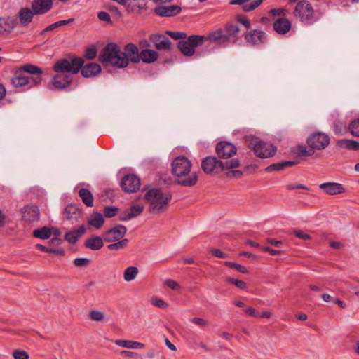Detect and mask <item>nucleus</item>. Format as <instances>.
<instances>
[{
	"label": "nucleus",
	"mask_w": 359,
	"mask_h": 359,
	"mask_svg": "<svg viewBox=\"0 0 359 359\" xmlns=\"http://www.w3.org/2000/svg\"><path fill=\"white\" fill-rule=\"evenodd\" d=\"M172 173L175 177L177 183L183 187L194 186L198 182V175L191 172L192 163L185 156H177L171 164Z\"/></svg>",
	"instance_id": "obj_1"
},
{
	"label": "nucleus",
	"mask_w": 359,
	"mask_h": 359,
	"mask_svg": "<svg viewBox=\"0 0 359 359\" xmlns=\"http://www.w3.org/2000/svg\"><path fill=\"white\" fill-rule=\"evenodd\" d=\"M293 16L305 25H312L319 21L323 13L320 9H315L308 0H299L293 10Z\"/></svg>",
	"instance_id": "obj_2"
},
{
	"label": "nucleus",
	"mask_w": 359,
	"mask_h": 359,
	"mask_svg": "<svg viewBox=\"0 0 359 359\" xmlns=\"http://www.w3.org/2000/svg\"><path fill=\"white\" fill-rule=\"evenodd\" d=\"M144 198L150 203V211L152 213L158 214L167 210L172 199V195L169 193H163L158 189H151L145 194Z\"/></svg>",
	"instance_id": "obj_3"
},
{
	"label": "nucleus",
	"mask_w": 359,
	"mask_h": 359,
	"mask_svg": "<svg viewBox=\"0 0 359 359\" xmlns=\"http://www.w3.org/2000/svg\"><path fill=\"white\" fill-rule=\"evenodd\" d=\"M99 59L102 62H109L118 68L126 67V60L123 59L120 47L114 43H108L101 51Z\"/></svg>",
	"instance_id": "obj_4"
},
{
	"label": "nucleus",
	"mask_w": 359,
	"mask_h": 359,
	"mask_svg": "<svg viewBox=\"0 0 359 359\" xmlns=\"http://www.w3.org/2000/svg\"><path fill=\"white\" fill-rule=\"evenodd\" d=\"M239 165L240 162L236 158L222 162L214 156H208L205 158L201 163L202 169L206 174L217 172L220 170L237 168Z\"/></svg>",
	"instance_id": "obj_5"
},
{
	"label": "nucleus",
	"mask_w": 359,
	"mask_h": 359,
	"mask_svg": "<svg viewBox=\"0 0 359 359\" xmlns=\"http://www.w3.org/2000/svg\"><path fill=\"white\" fill-rule=\"evenodd\" d=\"M83 60L81 57H75L71 60L60 59L55 63L53 70L64 74H76L83 67Z\"/></svg>",
	"instance_id": "obj_6"
},
{
	"label": "nucleus",
	"mask_w": 359,
	"mask_h": 359,
	"mask_svg": "<svg viewBox=\"0 0 359 359\" xmlns=\"http://www.w3.org/2000/svg\"><path fill=\"white\" fill-rule=\"evenodd\" d=\"M41 77L27 76L19 68L16 69L14 75L11 79V84L13 86V87L22 88L27 86L28 89L34 86H39L41 83Z\"/></svg>",
	"instance_id": "obj_7"
},
{
	"label": "nucleus",
	"mask_w": 359,
	"mask_h": 359,
	"mask_svg": "<svg viewBox=\"0 0 359 359\" xmlns=\"http://www.w3.org/2000/svg\"><path fill=\"white\" fill-rule=\"evenodd\" d=\"M207 39L205 36L191 35L187 40L178 42V48L181 53L186 56H192L195 53V48L203 45Z\"/></svg>",
	"instance_id": "obj_8"
},
{
	"label": "nucleus",
	"mask_w": 359,
	"mask_h": 359,
	"mask_svg": "<svg viewBox=\"0 0 359 359\" xmlns=\"http://www.w3.org/2000/svg\"><path fill=\"white\" fill-rule=\"evenodd\" d=\"M252 149L254 154L262 158L271 157L276 152V148L273 144L262 140H256Z\"/></svg>",
	"instance_id": "obj_9"
},
{
	"label": "nucleus",
	"mask_w": 359,
	"mask_h": 359,
	"mask_svg": "<svg viewBox=\"0 0 359 359\" xmlns=\"http://www.w3.org/2000/svg\"><path fill=\"white\" fill-rule=\"evenodd\" d=\"M307 144L311 149H324L330 144V137L324 133H316L308 137Z\"/></svg>",
	"instance_id": "obj_10"
},
{
	"label": "nucleus",
	"mask_w": 359,
	"mask_h": 359,
	"mask_svg": "<svg viewBox=\"0 0 359 359\" xmlns=\"http://www.w3.org/2000/svg\"><path fill=\"white\" fill-rule=\"evenodd\" d=\"M127 233V229L123 225H116L104 231L102 234L103 239L107 243H114L123 239Z\"/></svg>",
	"instance_id": "obj_11"
},
{
	"label": "nucleus",
	"mask_w": 359,
	"mask_h": 359,
	"mask_svg": "<svg viewBox=\"0 0 359 359\" xmlns=\"http://www.w3.org/2000/svg\"><path fill=\"white\" fill-rule=\"evenodd\" d=\"M140 52L138 47L133 43H128L125 46L123 51H122L123 59L126 60V67L128 65L129 62L137 64L140 62Z\"/></svg>",
	"instance_id": "obj_12"
},
{
	"label": "nucleus",
	"mask_w": 359,
	"mask_h": 359,
	"mask_svg": "<svg viewBox=\"0 0 359 359\" xmlns=\"http://www.w3.org/2000/svg\"><path fill=\"white\" fill-rule=\"evenodd\" d=\"M121 187L126 192L133 193L140 188V180L135 175H127L121 180Z\"/></svg>",
	"instance_id": "obj_13"
},
{
	"label": "nucleus",
	"mask_w": 359,
	"mask_h": 359,
	"mask_svg": "<svg viewBox=\"0 0 359 359\" xmlns=\"http://www.w3.org/2000/svg\"><path fill=\"white\" fill-rule=\"evenodd\" d=\"M244 37L246 41L251 46H259L266 42V34L260 29H254L245 32Z\"/></svg>",
	"instance_id": "obj_14"
},
{
	"label": "nucleus",
	"mask_w": 359,
	"mask_h": 359,
	"mask_svg": "<svg viewBox=\"0 0 359 359\" xmlns=\"http://www.w3.org/2000/svg\"><path fill=\"white\" fill-rule=\"evenodd\" d=\"M240 28L238 25L234 24H227L224 30V38L223 43L227 46L229 43H235L239 38Z\"/></svg>",
	"instance_id": "obj_15"
},
{
	"label": "nucleus",
	"mask_w": 359,
	"mask_h": 359,
	"mask_svg": "<svg viewBox=\"0 0 359 359\" xmlns=\"http://www.w3.org/2000/svg\"><path fill=\"white\" fill-rule=\"evenodd\" d=\"M216 153L219 158H229L236 154V147L231 142H221L216 147Z\"/></svg>",
	"instance_id": "obj_16"
},
{
	"label": "nucleus",
	"mask_w": 359,
	"mask_h": 359,
	"mask_svg": "<svg viewBox=\"0 0 359 359\" xmlns=\"http://www.w3.org/2000/svg\"><path fill=\"white\" fill-rule=\"evenodd\" d=\"M23 219L27 222H33L38 220L39 217V210L34 205H27L21 210Z\"/></svg>",
	"instance_id": "obj_17"
},
{
	"label": "nucleus",
	"mask_w": 359,
	"mask_h": 359,
	"mask_svg": "<svg viewBox=\"0 0 359 359\" xmlns=\"http://www.w3.org/2000/svg\"><path fill=\"white\" fill-rule=\"evenodd\" d=\"M52 7V0H34L32 3V9L35 15H43L48 13Z\"/></svg>",
	"instance_id": "obj_18"
},
{
	"label": "nucleus",
	"mask_w": 359,
	"mask_h": 359,
	"mask_svg": "<svg viewBox=\"0 0 359 359\" xmlns=\"http://www.w3.org/2000/svg\"><path fill=\"white\" fill-rule=\"evenodd\" d=\"M182 11L180 6L177 5H170L166 6H157L154 9L155 13L158 16L172 17L180 13Z\"/></svg>",
	"instance_id": "obj_19"
},
{
	"label": "nucleus",
	"mask_w": 359,
	"mask_h": 359,
	"mask_svg": "<svg viewBox=\"0 0 359 359\" xmlns=\"http://www.w3.org/2000/svg\"><path fill=\"white\" fill-rule=\"evenodd\" d=\"M149 39L158 50H168L170 48V39L163 34H153Z\"/></svg>",
	"instance_id": "obj_20"
},
{
	"label": "nucleus",
	"mask_w": 359,
	"mask_h": 359,
	"mask_svg": "<svg viewBox=\"0 0 359 359\" xmlns=\"http://www.w3.org/2000/svg\"><path fill=\"white\" fill-rule=\"evenodd\" d=\"M319 188L329 195H337L344 193L345 188L341 184L337 182H325L320 184Z\"/></svg>",
	"instance_id": "obj_21"
},
{
	"label": "nucleus",
	"mask_w": 359,
	"mask_h": 359,
	"mask_svg": "<svg viewBox=\"0 0 359 359\" xmlns=\"http://www.w3.org/2000/svg\"><path fill=\"white\" fill-rule=\"evenodd\" d=\"M262 0H231V5H239L245 12H250L257 8L261 4Z\"/></svg>",
	"instance_id": "obj_22"
},
{
	"label": "nucleus",
	"mask_w": 359,
	"mask_h": 359,
	"mask_svg": "<svg viewBox=\"0 0 359 359\" xmlns=\"http://www.w3.org/2000/svg\"><path fill=\"white\" fill-rule=\"evenodd\" d=\"M274 30L278 34L281 35H284L287 34L291 29V22L286 18H279L273 25Z\"/></svg>",
	"instance_id": "obj_23"
},
{
	"label": "nucleus",
	"mask_w": 359,
	"mask_h": 359,
	"mask_svg": "<svg viewBox=\"0 0 359 359\" xmlns=\"http://www.w3.org/2000/svg\"><path fill=\"white\" fill-rule=\"evenodd\" d=\"M72 76L70 74H59L52 79V84L56 88H65L70 85Z\"/></svg>",
	"instance_id": "obj_24"
},
{
	"label": "nucleus",
	"mask_w": 359,
	"mask_h": 359,
	"mask_svg": "<svg viewBox=\"0 0 359 359\" xmlns=\"http://www.w3.org/2000/svg\"><path fill=\"white\" fill-rule=\"evenodd\" d=\"M64 216L73 223L79 221L82 217V212L75 205L69 204L66 206L64 210Z\"/></svg>",
	"instance_id": "obj_25"
},
{
	"label": "nucleus",
	"mask_w": 359,
	"mask_h": 359,
	"mask_svg": "<svg viewBox=\"0 0 359 359\" xmlns=\"http://www.w3.org/2000/svg\"><path fill=\"white\" fill-rule=\"evenodd\" d=\"M101 72V67L99 64L95 62H89L81 69V74L83 77L89 78L95 76Z\"/></svg>",
	"instance_id": "obj_26"
},
{
	"label": "nucleus",
	"mask_w": 359,
	"mask_h": 359,
	"mask_svg": "<svg viewBox=\"0 0 359 359\" xmlns=\"http://www.w3.org/2000/svg\"><path fill=\"white\" fill-rule=\"evenodd\" d=\"M158 53L152 49L145 48L140 51V58L146 64H151L156 62L158 58Z\"/></svg>",
	"instance_id": "obj_27"
},
{
	"label": "nucleus",
	"mask_w": 359,
	"mask_h": 359,
	"mask_svg": "<svg viewBox=\"0 0 359 359\" xmlns=\"http://www.w3.org/2000/svg\"><path fill=\"white\" fill-rule=\"evenodd\" d=\"M104 241L103 238L92 236L85 241L84 246L92 250H98L103 247Z\"/></svg>",
	"instance_id": "obj_28"
},
{
	"label": "nucleus",
	"mask_w": 359,
	"mask_h": 359,
	"mask_svg": "<svg viewBox=\"0 0 359 359\" xmlns=\"http://www.w3.org/2000/svg\"><path fill=\"white\" fill-rule=\"evenodd\" d=\"M86 227L82 225L76 230L66 233L65 235V239L69 243L74 244L86 232Z\"/></svg>",
	"instance_id": "obj_29"
},
{
	"label": "nucleus",
	"mask_w": 359,
	"mask_h": 359,
	"mask_svg": "<svg viewBox=\"0 0 359 359\" xmlns=\"http://www.w3.org/2000/svg\"><path fill=\"white\" fill-rule=\"evenodd\" d=\"M34 15L35 13L32 9L29 8H21L19 11V20L22 25L27 26L29 25L32 22Z\"/></svg>",
	"instance_id": "obj_30"
},
{
	"label": "nucleus",
	"mask_w": 359,
	"mask_h": 359,
	"mask_svg": "<svg viewBox=\"0 0 359 359\" xmlns=\"http://www.w3.org/2000/svg\"><path fill=\"white\" fill-rule=\"evenodd\" d=\"M121 5L124 6L128 10L132 11L136 8L142 10L146 8V0H123Z\"/></svg>",
	"instance_id": "obj_31"
},
{
	"label": "nucleus",
	"mask_w": 359,
	"mask_h": 359,
	"mask_svg": "<svg viewBox=\"0 0 359 359\" xmlns=\"http://www.w3.org/2000/svg\"><path fill=\"white\" fill-rule=\"evenodd\" d=\"M207 41L217 42L218 45L226 47V43H223V38H224V32L221 29H218L208 33V36H205Z\"/></svg>",
	"instance_id": "obj_32"
},
{
	"label": "nucleus",
	"mask_w": 359,
	"mask_h": 359,
	"mask_svg": "<svg viewBox=\"0 0 359 359\" xmlns=\"http://www.w3.org/2000/svg\"><path fill=\"white\" fill-rule=\"evenodd\" d=\"M25 74H29L32 76H40L43 74V70L39 67L32 64H26L18 67Z\"/></svg>",
	"instance_id": "obj_33"
},
{
	"label": "nucleus",
	"mask_w": 359,
	"mask_h": 359,
	"mask_svg": "<svg viewBox=\"0 0 359 359\" xmlns=\"http://www.w3.org/2000/svg\"><path fill=\"white\" fill-rule=\"evenodd\" d=\"M337 144L343 149L355 151L359 150V142L355 140L348 139L339 140L337 142Z\"/></svg>",
	"instance_id": "obj_34"
},
{
	"label": "nucleus",
	"mask_w": 359,
	"mask_h": 359,
	"mask_svg": "<svg viewBox=\"0 0 359 359\" xmlns=\"http://www.w3.org/2000/svg\"><path fill=\"white\" fill-rule=\"evenodd\" d=\"M114 342L119 346L128 348L140 349L144 347V345L142 343L130 340L118 339L115 340Z\"/></svg>",
	"instance_id": "obj_35"
},
{
	"label": "nucleus",
	"mask_w": 359,
	"mask_h": 359,
	"mask_svg": "<svg viewBox=\"0 0 359 359\" xmlns=\"http://www.w3.org/2000/svg\"><path fill=\"white\" fill-rule=\"evenodd\" d=\"M79 195L82 199L83 203L87 207H93V196L91 192L87 189L82 188L79 191Z\"/></svg>",
	"instance_id": "obj_36"
},
{
	"label": "nucleus",
	"mask_w": 359,
	"mask_h": 359,
	"mask_svg": "<svg viewBox=\"0 0 359 359\" xmlns=\"http://www.w3.org/2000/svg\"><path fill=\"white\" fill-rule=\"evenodd\" d=\"M104 219L103 215L99 212H94L90 217L88 219V223L90 225L100 229L102 226Z\"/></svg>",
	"instance_id": "obj_37"
},
{
	"label": "nucleus",
	"mask_w": 359,
	"mask_h": 359,
	"mask_svg": "<svg viewBox=\"0 0 359 359\" xmlns=\"http://www.w3.org/2000/svg\"><path fill=\"white\" fill-rule=\"evenodd\" d=\"M138 269L136 266L127 267L123 271V278L127 282L135 280L138 274Z\"/></svg>",
	"instance_id": "obj_38"
},
{
	"label": "nucleus",
	"mask_w": 359,
	"mask_h": 359,
	"mask_svg": "<svg viewBox=\"0 0 359 359\" xmlns=\"http://www.w3.org/2000/svg\"><path fill=\"white\" fill-rule=\"evenodd\" d=\"M128 239L123 238L119 240L118 241L114 242V243H111L107 246V248L109 250H120L125 249L128 244Z\"/></svg>",
	"instance_id": "obj_39"
},
{
	"label": "nucleus",
	"mask_w": 359,
	"mask_h": 359,
	"mask_svg": "<svg viewBox=\"0 0 359 359\" xmlns=\"http://www.w3.org/2000/svg\"><path fill=\"white\" fill-rule=\"evenodd\" d=\"M33 236L36 238L41 239H48L51 236V231L50 229L47 227H43L41 229H38L34 231Z\"/></svg>",
	"instance_id": "obj_40"
},
{
	"label": "nucleus",
	"mask_w": 359,
	"mask_h": 359,
	"mask_svg": "<svg viewBox=\"0 0 359 359\" xmlns=\"http://www.w3.org/2000/svg\"><path fill=\"white\" fill-rule=\"evenodd\" d=\"M36 248L42 252H46L55 255H63L65 253L64 250H62V249L46 247L41 244L36 245Z\"/></svg>",
	"instance_id": "obj_41"
},
{
	"label": "nucleus",
	"mask_w": 359,
	"mask_h": 359,
	"mask_svg": "<svg viewBox=\"0 0 359 359\" xmlns=\"http://www.w3.org/2000/svg\"><path fill=\"white\" fill-rule=\"evenodd\" d=\"M1 31L10 32L14 28V23L13 20L9 19H0Z\"/></svg>",
	"instance_id": "obj_42"
},
{
	"label": "nucleus",
	"mask_w": 359,
	"mask_h": 359,
	"mask_svg": "<svg viewBox=\"0 0 359 359\" xmlns=\"http://www.w3.org/2000/svg\"><path fill=\"white\" fill-rule=\"evenodd\" d=\"M224 264L228 267L234 269L235 270H236L237 271H238L240 273H248L247 268L239 264L226 261V262H224Z\"/></svg>",
	"instance_id": "obj_43"
},
{
	"label": "nucleus",
	"mask_w": 359,
	"mask_h": 359,
	"mask_svg": "<svg viewBox=\"0 0 359 359\" xmlns=\"http://www.w3.org/2000/svg\"><path fill=\"white\" fill-rule=\"evenodd\" d=\"M349 131L354 137H359V118L355 119L349 124Z\"/></svg>",
	"instance_id": "obj_44"
},
{
	"label": "nucleus",
	"mask_w": 359,
	"mask_h": 359,
	"mask_svg": "<svg viewBox=\"0 0 359 359\" xmlns=\"http://www.w3.org/2000/svg\"><path fill=\"white\" fill-rule=\"evenodd\" d=\"M143 210V206L139 204H134L130 207V208L128 209V212L130 213V217H133L140 215L142 212Z\"/></svg>",
	"instance_id": "obj_45"
},
{
	"label": "nucleus",
	"mask_w": 359,
	"mask_h": 359,
	"mask_svg": "<svg viewBox=\"0 0 359 359\" xmlns=\"http://www.w3.org/2000/svg\"><path fill=\"white\" fill-rule=\"evenodd\" d=\"M90 318L93 321L100 322L104 320V315L102 311L92 310L89 313Z\"/></svg>",
	"instance_id": "obj_46"
},
{
	"label": "nucleus",
	"mask_w": 359,
	"mask_h": 359,
	"mask_svg": "<svg viewBox=\"0 0 359 359\" xmlns=\"http://www.w3.org/2000/svg\"><path fill=\"white\" fill-rule=\"evenodd\" d=\"M226 280L228 283L234 285L235 286H236L238 288H239L241 290H245L247 287L246 283L243 280H237V279H235V278H233L231 277L226 278Z\"/></svg>",
	"instance_id": "obj_47"
},
{
	"label": "nucleus",
	"mask_w": 359,
	"mask_h": 359,
	"mask_svg": "<svg viewBox=\"0 0 359 359\" xmlns=\"http://www.w3.org/2000/svg\"><path fill=\"white\" fill-rule=\"evenodd\" d=\"M166 34L175 40L187 38V34L184 32L167 31Z\"/></svg>",
	"instance_id": "obj_48"
},
{
	"label": "nucleus",
	"mask_w": 359,
	"mask_h": 359,
	"mask_svg": "<svg viewBox=\"0 0 359 359\" xmlns=\"http://www.w3.org/2000/svg\"><path fill=\"white\" fill-rule=\"evenodd\" d=\"M164 284L165 285L175 291H178L181 289L180 285L176 281L172 279H166L164 281Z\"/></svg>",
	"instance_id": "obj_49"
},
{
	"label": "nucleus",
	"mask_w": 359,
	"mask_h": 359,
	"mask_svg": "<svg viewBox=\"0 0 359 359\" xmlns=\"http://www.w3.org/2000/svg\"><path fill=\"white\" fill-rule=\"evenodd\" d=\"M118 208L114 207H106L104 209V214L106 217L110 218L116 215Z\"/></svg>",
	"instance_id": "obj_50"
},
{
	"label": "nucleus",
	"mask_w": 359,
	"mask_h": 359,
	"mask_svg": "<svg viewBox=\"0 0 359 359\" xmlns=\"http://www.w3.org/2000/svg\"><path fill=\"white\" fill-rule=\"evenodd\" d=\"M13 356L15 359H29V355L25 351L16 350L13 351Z\"/></svg>",
	"instance_id": "obj_51"
},
{
	"label": "nucleus",
	"mask_w": 359,
	"mask_h": 359,
	"mask_svg": "<svg viewBox=\"0 0 359 359\" xmlns=\"http://www.w3.org/2000/svg\"><path fill=\"white\" fill-rule=\"evenodd\" d=\"M97 50L95 47H89L86 49L85 57L88 60H93L96 57Z\"/></svg>",
	"instance_id": "obj_52"
},
{
	"label": "nucleus",
	"mask_w": 359,
	"mask_h": 359,
	"mask_svg": "<svg viewBox=\"0 0 359 359\" xmlns=\"http://www.w3.org/2000/svg\"><path fill=\"white\" fill-rule=\"evenodd\" d=\"M283 169H284V166H283V162H280V163H274V164H272V165L268 166L266 168V172H271L273 170L280 171Z\"/></svg>",
	"instance_id": "obj_53"
},
{
	"label": "nucleus",
	"mask_w": 359,
	"mask_h": 359,
	"mask_svg": "<svg viewBox=\"0 0 359 359\" xmlns=\"http://www.w3.org/2000/svg\"><path fill=\"white\" fill-rule=\"evenodd\" d=\"M287 10L285 8H273L270 11V14L273 17L276 16H285L286 15Z\"/></svg>",
	"instance_id": "obj_54"
},
{
	"label": "nucleus",
	"mask_w": 359,
	"mask_h": 359,
	"mask_svg": "<svg viewBox=\"0 0 359 359\" xmlns=\"http://www.w3.org/2000/svg\"><path fill=\"white\" fill-rule=\"evenodd\" d=\"M90 263V259L87 258H76L74 261V264L76 266H87Z\"/></svg>",
	"instance_id": "obj_55"
},
{
	"label": "nucleus",
	"mask_w": 359,
	"mask_h": 359,
	"mask_svg": "<svg viewBox=\"0 0 359 359\" xmlns=\"http://www.w3.org/2000/svg\"><path fill=\"white\" fill-rule=\"evenodd\" d=\"M97 18L101 21H104L107 22H111V17L109 14L104 11H100L97 13Z\"/></svg>",
	"instance_id": "obj_56"
},
{
	"label": "nucleus",
	"mask_w": 359,
	"mask_h": 359,
	"mask_svg": "<svg viewBox=\"0 0 359 359\" xmlns=\"http://www.w3.org/2000/svg\"><path fill=\"white\" fill-rule=\"evenodd\" d=\"M191 322L198 325L201 327H203L208 325V323L203 318L194 317L191 318Z\"/></svg>",
	"instance_id": "obj_57"
},
{
	"label": "nucleus",
	"mask_w": 359,
	"mask_h": 359,
	"mask_svg": "<svg viewBox=\"0 0 359 359\" xmlns=\"http://www.w3.org/2000/svg\"><path fill=\"white\" fill-rule=\"evenodd\" d=\"M211 253L215 257H219V258L229 257V255L227 254L222 252L219 249H217V248H212L211 250Z\"/></svg>",
	"instance_id": "obj_58"
},
{
	"label": "nucleus",
	"mask_w": 359,
	"mask_h": 359,
	"mask_svg": "<svg viewBox=\"0 0 359 359\" xmlns=\"http://www.w3.org/2000/svg\"><path fill=\"white\" fill-rule=\"evenodd\" d=\"M152 304L154 306H158L159 308H162V309H166L168 307L167 303L161 299L156 298V299H153Z\"/></svg>",
	"instance_id": "obj_59"
},
{
	"label": "nucleus",
	"mask_w": 359,
	"mask_h": 359,
	"mask_svg": "<svg viewBox=\"0 0 359 359\" xmlns=\"http://www.w3.org/2000/svg\"><path fill=\"white\" fill-rule=\"evenodd\" d=\"M244 312L250 316L259 318V313L252 307H248L245 309Z\"/></svg>",
	"instance_id": "obj_60"
},
{
	"label": "nucleus",
	"mask_w": 359,
	"mask_h": 359,
	"mask_svg": "<svg viewBox=\"0 0 359 359\" xmlns=\"http://www.w3.org/2000/svg\"><path fill=\"white\" fill-rule=\"evenodd\" d=\"M237 20L238 21L241 23L242 25H243L245 26V27L246 28H250V22H249V20L243 15H238L237 17Z\"/></svg>",
	"instance_id": "obj_61"
},
{
	"label": "nucleus",
	"mask_w": 359,
	"mask_h": 359,
	"mask_svg": "<svg viewBox=\"0 0 359 359\" xmlns=\"http://www.w3.org/2000/svg\"><path fill=\"white\" fill-rule=\"evenodd\" d=\"M298 189H305V190L309 189V188L307 187H306L303 184H299V183H294V184H289L287 186V189H289V190Z\"/></svg>",
	"instance_id": "obj_62"
},
{
	"label": "nucleus",
	"mask_w": 359,
	"mask_h": 359,
	"mask_svg": "<svg viewBox=\"0 0 359 359\" xmlns=\"http://www.w3.org/2000/svg\"><path fill=\"white\" fill-rule=\"evenodd\" d=\"M294 235L298 237L299 238L303 239V240H309L311 238L310 236L307 233H305L302 231H294Z\"/></svg>",
	"instance_id": "obj_63"
},
{
	"label": "nucleus",
	"mask_w": 359,
	"mask_h": 359,
	"mask_svg": "<svg viewBox=\"0 0 359 359\" xmlns=\"http://www.w3.org/2000/svg\"><path fill=\"white\" fill-rule=\"evenodd\" d=\"M243 175V172L241 170H232L228 172L226 175L228 177H240Z\"/></svg>",
	"instance_id": "obj_64"
}]
</instances>
